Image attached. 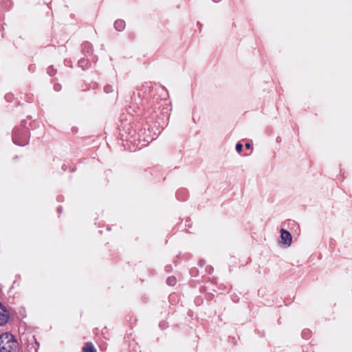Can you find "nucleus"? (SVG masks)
I'll return each instance as SVG.
<instances>
[{"mask_svg": "<svg viewBox=\"0 0 352 352\" xmlns=\"http://www.w3.org/2000/svg\"><path fill=\"white\" fill-rule=\"evenodd\" d=\"M245 147H246L247 148H251V144H250V143H246V144H245Z\"/></svg>", "mask_w": 352, "mask_h": 352, "instance_id": "nucleus-14", "label": "nucleus"}, {"mask_svg": "<svg viewBox=\"0 0 352 352\" xmlns=\"http://www.w3.org/2000/svg\"><path fill=\"white\" fill-rule=\"evenodd\" d=\"M9 318V312L0 302V326L4 325L8 322Z\"/></svg>", "mask_w": 352, "mask_h": 352, "instance_id": "nucleus-4", "label": "nucleus"}, {"mask_svg": "<svg viewBox=\"0 0 352 352\" xmlns=\"http://www.w3.org/2000/svg\"><path fill=\"white\" fill-rule=\"evenodd\" d=\"M82 49L84 52H89L91 49V45L89 43L85 42L82 45Z\"/></svg>", "mask_w": 352, "mask_h": 352, "instance_id": "nucleus-8", "label": "nucleus"}, {"mask_svg": "<svg viewBox=\"0 0 352 352\" xmlns=\"http://www.w3.org/2000/svg\"><path fill=\"white\" fill-rule=\"evenodd\" d=\"M204 264H205V261H199V265H200L201 266H203Z\"/></svg>", "mask_w": 352, "mask_h": 352, "instance_id": "nucleus-15", "label": "nucleus"}, {"mask_svg": "<svg viewBox=\"0 0 352 352\" xmlns=\"http://www.w3.org/2000/svg\"><path fill=\"white\" fill-rule=\"evenodd\" d=\"M212 1H213L214 2L217 3V2L220 1L221 0H212Z\"/></svg>", "mask_w": 352, "mask_h": 352, "instance_id": "nucleus-16", "label": "nucleus"}, {"mask_svg": "<svg viewBox=\"0 0 352 352\" xmlns=\"http://www.w3.org/2000/svg\"><path fill=\"white\" fill-rule=\"evenodd\" d=\"M78 65L83 69H85L89 67L90 63L87 60L82 58L78 61Z\"/></svg>", "mask_w": 352, "mask_h": 352, "instance_id": "nucleus-7", "label": "nucleus"}, {"mask_svg": "<svg viewBox=\"0 0 352 352\" xmlns=\"http://www.w3.org/2000/svg\"><path fill=\"white\" fill-rule=\"evenodd\" d=\"M19 344L11 333L0 336V352H19Z\"/></svg>", "mask_w": 352, "mask_h": 352, "instance_id": "nucleus-1", "label": "nucleus"}, {"mask_svg": "<svg viewBox=\"0 0 352 352\" xmlns=\"http://www.w3.org/2000/svg\"><path fill=\"white\" fill-rule=\"evenodd\" d=\"M113 90V89L111 85H107L104 87V91L107 94L111 93Z\"/></svg>", "mask_w": 352, "mask_h": 352, "instance_id": "nucleus-10", "label": "nucleus"}, {"mask_svg": "<svg viewBox=\"0 0 352 352\" xmlns=\"http://www.w3.org/2000/svg\"><path fill=\"white\" fill-rule=\"evenodd\" d=\"M114 27L118 31H122L125 28V22L121 19L116 20L114 23Z\"/></svg>", "mask_w": 352, "mask_h": 352, "instance_id": "nucleus-6", "label": "nucleus"}, {"mask_svg": "<svg viewBox=\"0 0 352 352\" xmlns=\"http://www.w3.org/2000/svg\"><path fill=\"white\" fill-rule=\"evenodd\" d=\"M24 122H21L20 127H16L12 133V141L19 146L26 145L29 142L30 133L28 129L23 125Z\"/></svg>", "mask_w": 352, "mask_h": 352, "instance_id": "nucleus-2", "label": "nucleus"}, {"mask_svg": "<svg viewBox=\"0 0 352 352\" xmlns=\"http://www.w3.org/2000/svg\"><path fill=\"white\" fill-rule=\"evenodd\" d=\"M54 89L56 91H58L60 90L61 89V85L60 84H55L54 86Z\"/></svg>", "mask_w": 352, "mask_h": 352, "instance_id": "nucleus-13", "label": "nucleus"}, {"mask_svg": "<svg viewBox=\"0 0 352 352\" xmlns=\"http://www.w3.org/2000/svg\"><path fill=\"white\" fill-rule=\"evenodd\" d=\"M177 280L174 276H170L166 280V283L170 286H173L176 284Z\"/></svg>", "mask_w": 352, "mask_h": 352, "instance_id": "nucleus-9", "label": "nucleus"}, {"mask_svg": "<svg viewBox=\"0 0 352 352\" xmlns=\"http://www.w3.org/2000/svg\"><path fill=\"white\" fill-rule=\"evenodd\" d=\"M47 73L50 76H52L54 75H55L56 74V70L53 68L52 66H50L47 68Z\"/></svg>", "mask_w": 352, "mask_h": 352, "instance_id": "nucleus-11", "label": "nucleus"}, {"mask_svg": "<svg viewBox=\"0 0 352 352\" xmlns=\"http://www.w3.org/2000/svg\"><path fill=\"white\" fill-rule=\"evenodd\" d=\"M243 149V144L241 143H237L236 145V150L237 152L240 153Z\"/></svg>", "mask_w": 352, "mask_h": 352, "instance_id": "nucleus-12", "label": "nucleus"}, {"mask_svg": "<svg viewBox=\"0 0 352 352\" xmlns=\"http://www.w3.org/2000/svg\"><path fill=\"white\" fill-rule=\"evenodd\" d=\"M82 352H97V351H96V349H95L94 344L90 342H87L85 344V346L82 348Z\"/></svg>", "mask_w": 352, "mask_h": 352, "instance_id": "nucleus-5", "label": "nucleus"}, {"mask_svg": "<svg viewBox=\"0 0 352 352\" xmlns=\"http://www.w3.org/2000/svg\"><path fill=\"white\" fill-rule=\"evenodd\" d=\"M280 232H281V235H280L281 241H280V242L283 244L286 245L287 246H289L291 245L292 240V234H290L289 232H288V231H287V230H285L284 229H282Z\"/></svg>", "mask_w": 352, "mask_h": 352, "instance_id": "nucleus-3", "label": "nucleus"}]
</instances>
